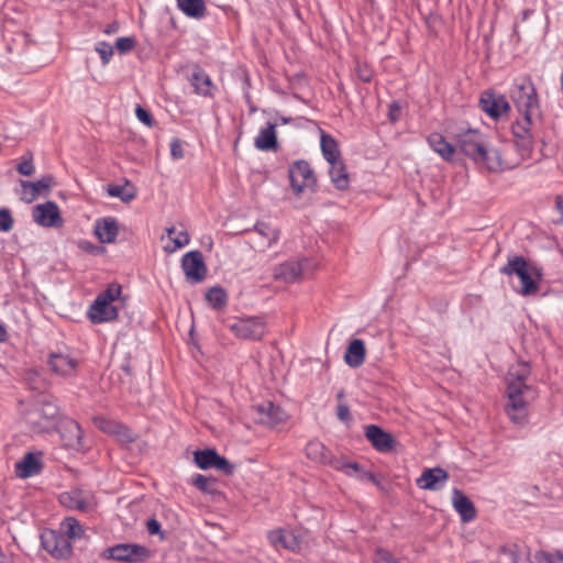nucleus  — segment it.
I'll return each instance as SVG.
<instances>
[{
	"label": "nucleus",
	"instance_id": "55",
	"mask_svg": "<svg viewBox=\"0 0 563 563\" xmlns=\"http://www.w3.org/2000/svg\"><path fill=\"white\" fill-rule=\"evenodd\" d=\"M146 527H147V531L151 534H157L161 531V526H159L158 521L155 519L148 520Z\"/></svg>",
	"mask_w": 563,
	"mask_h": 563
},
{
	"label": "nucleus",
	"instance_id": "7",
	"mask_svg": "<svg viewBox=\"0 0 563 563\" xmlns=\"http://www.w3.org/2000/svg\"><path fill=\"white\" fill-rule=\"evenodd\" d=\"M247 233L251 246L261 252H265L274 246L280 236L278 228L264 222L256 223Z\"/></svg>",
	"mask_w": 563,
	"mask_h": 563
},
{
	"label": "nucleus",
	"instance_id": "47",
	"mask_svg": "<svg viewBox=\"0 0 563 563\" xmlns=\"http://www.w3.org/2000/svg\"><path fill=\"white\" fill-rule=\"evenodd\" d=\"M95 49L100 55L102 64L107 65L113 55V47L106 42H99Z\"/></svg>",
	"mask_w": 563,
	"mask_h": 563
},
{
	"label": "nucleus",
	"instance_id": "16",
	"mask_svg": "<svg viewBox=\"0 0 563 563\" xmlns=\"http://www.w3.org/2000/svg\"><path fill=\"white\" fill-rule=\"evenodd\" d=\"M54 186L55 179L49 175L44 176L34 183L21 180L22 199L25 202L31 203L37 197L47 196Z\"/></svg>",
	"mask_w": 563,
	"mask_h": 563
},
{
	"label": "nucleus",
	"instance_id": "32",
	"mask_svg": "<svg viewBox=\"0 0 563 563\" xmlns=\"http://www.w3.org/2000/svg\"><path fill=\"white\" fill-rule=\"evenodd\" d=\"M275 129V124H268L258 132V135L255 139L256 148L261 151H271L276 148L277 139Z\"/></svg>",
	"mask_w": 563,
	"mask_h": 563
},
{
	"label": "nucleus",
	"instance_id": "59",
	"mask_svg": "<svg viewBox=\"0 0 563 563\" xmlns=\"http://www.w3.org/2000/svg\"><path fill=\"white\" fill-rule=\"evenodd\" d=\"M178 231H176V229L174 227L172 228H167L166 229V233H167V236H168V240H172V238L177 233Z\"/></svg>",
	"mask_w": 563,
	"mask_h": 563
},
{
	"label": "nucleus",
	"instance_id": "29",
	"mask_svg": "<svg viewBox=\"0 0 563 563\" xmlns=\"http://www.w3.org/2000/svg\"><path fill=\"white\" fill-rule=\"evenodd\" d=\"M365 344L360 339H354L350 342L344 360L351 367H360L365 361Z\"/></svg>",
	"mask_w": 563,
	"mask_h": 563
},
{
	"label": "nucleus",
	"instance_id": "31",
	"mask_svg": "<svg viewBox=\"0 0 563 563\" xmlns=\"http://www.w3.org/2000/svg\"><path fill=\"white\" fill-rule=\"evenodd\" d=\"M499 552L500 555L510 563H526V561L531 563L532 555L526 547L507 544L501 547Z\"/></svg>",
	"mask_w": 563,
	"mask_h": 563
},
{
	"label": "nucleus",
	"instance_id": "40",
	"mask_svg": "<svg viewBox=\"0 0 563 563\" xmlns=\"http://www.w3.org/2000/svg\"><path fill=\"white\" fill-rule=\"evenodd\" d=\"M191 85L197 93L208 96L211 93L212 82L210 77L202 70H196L191 76Z\"/></svg>",
	"mask_w": 563,
	"mask_h": 563
},
{
	"label": "nucleus",
	"instance_id": "1",
	"mask_svg": "<svg viewBox=\"0 0 563 563\" xmlns=\"http://www.w3.org/2000/svg\"><path fill=\"white\" fill-rule=\"evenodd\" d=\"M530 369L520 362L512 366L506 377L507 402L505 410L511 422L523 426L528 420V406L537 397L533 388L526 383Z\"/></svg>",
	"mask_w": 563,
	"mask_h": 563
},
{
	"label": "nucleus",
	"instance_id": "19",
	"mask_svg": "<svg viewBox=\"0 0 563 563\" xmlns=\"http://www.w3.org/2000/svg\"><path fill=\"white\" fill-rule=\"evenodd\" d=\"M485 143L486 140L477 131H467L460 136L459 146L466 156L475 162Z\"/></svg>",
	"mask_w": 563,
	"mask_h": 563
},
{
	"label": "nucleus",
	"instance_id": "30",
	"mask_svg": "<svg viewBox=\"0 0 563 563\" xmlns=\"http://www.w3.org/2000/svg\"><path fill=\"white\" fill-rule=\"evenodd\" d=\"M333 464L336 470L343 472L347 476H354V477L358 478L360 481H369L377 486L379 485L375 475H373L372 473L364 472L361 468L360 464H357V463L336 461Z\"/></svg>",
	"mask_w": 563,
	"mask_h": 563
},
{
	"label": "nucleus",
	"instance_id": "46",
	"mask_svg": "<svg viewBox=\"0 0 563 563\" xmlns=\"http://www.w3.org/2000/svg\"><path fill=\"white\" fill-rule=\"evenodd\" d=\"M194 485L199 488L200 490L208 493V494H214L217 493L216 489V483L212 478L206 477L203 475H197L194 481Z\"/></svg>",
	"mask_w": 563,
	"mask_h": 563
},
{
	"label": "nucleus",
	"instance_id": "53",
	"mask_svg": "<svg viewBox=\"0 0 563 563\" xmlns=\"http://www.w3.org/2000/svg\"><path fill=\"white\" fill-rule=\"evenodd\" d=\"M18 172L21 175L31 176L34 173V166L31 161H24L19 164Z\"/></svg>",
	"mask_w": 563,
	"mask_h": 563
},
{
	"label": "nucleus",
	"instance_id": "38",
	"mask_svg": "<svg viewBox=\"0 0 563 563\" xmlns=\"http://www.w3.org/2000/svg\"><path fill=\"white\" fill-rule=\"evenodd\" d=\"M63 536L70 542L76 541L85 536V530L80 523L73 517L66 518L60 525Z\"/></svg>",
	"mask_w": 563,
	"mask_h": 563
},
{
	"label": "nucleus",
	"instance_id": "41",
	"mask_svg": "<svg viewBox=\"0 0 563 563\" xmlns=\"http://www.w3.org/2000/svg\"><path fill=\"white\" fill-rule=\"evenodd\" d=\"M207 302L214 309H220L227 303V294L220 287H212L206 294Z\"/></svg>",
	"mask_w": 563,
	"mask_h": 563
},
{
	"label": "nucleus",
	"instance_id": "25",
	"mask_svg": "<svg viewBox=\"0 0 563 563\" xmlns=\"http://www.w3.org/2000/svg\"><path fill=\"white\" fill-rule=\"evenodd\" d=\"M95 233L101 243H112L119 233V224L113 218H103L96 222Z\"/></svg>",
	"mask_w": 563,
	"mask_h": 563
},
{
	"label": "nucleus",
	"instance_id": "42",
	"mask_svg": "<svg viewBox=\"0 0 563 563\" xmlns=\"http://www.w3.org/2000/svg\"><path fill=\"white\" fill-rule=\"evenodd\" d=\"M189 234L186 231H178L167 244L164 245L166 253H174L189 244Z\"/></svg>",
	"mask_w": 563,
	"mask_h": 563
},
{
	"label": "nucleus",
	"instance_id": "36",
	"mask_svg": "<svg viewBox=\"0 0 563 563\" xmlns=\"http://www.w3.org/2000/svg\"><path fill=\"white\" fill-rule=\"evenodd\" d=\"M107 192L123 202H130L136 196V189L129 180H125L123 185H109Z\"/></svg>",
	"mask_w": 563,
	"mask_h": 563
},
{
	"label": "nucleus",
	"instance_id": "3",
	"mask_svg": "<svg viewBox=\"0 0 563 563\" xmlns=\"http://www.w3.org/2000/svg\"><path fill=\"white\" fill-rule=\"evenodd\" d=\"M500 272L508 276L515 275L518 277L519 285L515 289L522 296L534 295L540 288L541 269L520 256L509 258L507 265Z\"/></svg>",
	"mask_w": 563,
	"mask_h": 563
},
{
	"label": "nucleus",
	"instance_id": "37",
	"mask_svg": "<svg viewBox=\"0 0 563 563\" xmlns=\"http://www.w3.org/2000/svg\"><path fill=\"white\" fill-rule=\"evenodd\" d=\"M321 151L323 157L329 164L341 161L336 141L332 136L324 133L321 134Z\"/></svg>",
	"mask_w": 563,
	"mask_h": 563
},
{
	"label": "nucleus",
	"instance_id": "60",
	"mask_svg": "<svg viewBox=\"0 0 563 563\" xmlns=\"http://www.w3.org/2000/svg\"><path fill=\"white\" fill-rule=\"evenodd\" d=\"M7 339V331L0 324V342L5 341Z\"/></svg>",
	"mask_w": 563,
	"mask_h": 563
},
{
	"label": "nucleus",
	"instance_id": "11",
	"mask_svg": "<svg viewBox=\"0 0 563 563\" xmlns=\"http://www.w3.org/2000/svg\"><path fill=\"white\" fill-rule=\"evenodd\" d=\"M32 216L34 221L41 227L58 228L63 224L59 208L53 201L35 206Z\"/></svg>",
	"mask_w": 563,
	"mask_h": 563
},
{
	"label": "nucleus",
	"instance_id": "20",
	"mask_svg": "<svg viewBox=\"0 0 563 563\" xmlns=\"http://www.w3.org/2000/svg\"><path fill=\"white\" fill-rule=\"evenodd\" d=\"M257 420L267 427H275L287 419L286 412L274 404L267 401L256 407Z\"/></svg>",
	"mask_w": 563,
	"mask_h": 563
},
{
	"label": "nucleus",
	"instance_id": "5",
	"mask_svg": "<svg viewBox=\"0 0 563 563\" xmlns=\"http://www.w3.org/2000/svg\"><path fill=\"white\" fill-rule=\"evenodd\" d=\"M289 180L292 192L300 196L306 191L313 190L316 177L309 164L305 161H298L290 165Z\"/></svg>",
	"mask_w": 563,
	"mask_h": 563
},
{
	"label": "nucleus",
	"instance_id": "15",
	"mask_svg": "<svg viewBox=\"0 0 563 563\" xmlns=\"http://www.w3.org/2000/svg\"><path fill=\"white\" fill-rule=\"evenodd\" d=\"M181 267L186 278L192 283H199L206 277V265L200 252L191 251L184 255Z\"/></svg>",
	"mask_w": 563,
	"mask_h": 563
},
{
	"label": "nucleus",
	"instance_id": "17",
	"mask_svg": "<svg viewBox=\"0 0 563 563\" xmlns=\"http://www.w3.org/2000/svg\"><path fill=\"white\" fill-rule=\"evenodd\" d=\"M44 549L57 559L67 558L71 553L69 541L55 531H46L42 534Z\"/></svg>",
	"mask_w": 563,
	"mask_h": 563
},
{
	"label": "nucleus",
	"instance_id": "26",
	"mask_svg": "<svg viewBox=\"0 0 563 563\" xmlns=\"http://www.w3.org/2000/svg\"><path fill=\"white\" fill-rule=\"evenodd\" d=\"M41 457L38 454L27 453L15 464V474L20 478H29L41 472Z\"/></svg>",
	"mask_w": 563,
	"mask_h": 563
},
{
	"label": "nucleus",
	"instance_id": "13",
	"mask_svg": "<svg viewBox=\"0 0 563 563\" xmlns=\"http://www.w3.org/2000/svg\"><path fill=\"white\" fill-rule=\"evenodd\" d=\"M195 462L202 470L216 468L224 474L233 472V465L214 450H205L195 452Z\"/></svg>",
	"mask_w": 563,
	"mask_h": 563
},
{
	"label": "nucleus",
	"instance_id": "51",
	"mask_svg": "<svg viewBox=\"0 0 563 563\" xmlns=\"http://www.w3.org/2000/svg\"><path fill=\"white\" fill-rule=\"evenodd\" d=\"M374 563H401L385 550H377Z\"/></svg>",
	"mask_w": 563,
	"mask_h": 563
},
{
	"label": "nucleus",
	"instance_id": "58",
	"mask_svg": "<svg viewBox=\"0 0 563 563\" xmlns=\"http://www.w3.org/2000/svg\"><path fill=\"white\" fill-rule=\"evenodd\" d=\"M555 206H556V209L562 213L563 216V198L561 196H558L555 198Z\"/></svg>",
	"mask_w": 563,
	"mask_h": 563
},
{
	"label": "nucleus",
	"instance_id": "6",
	"mask_svg": "<svg viewBox=\"0 0 563 563\" xmlns=\"http://www.w3.org/2000/svg\"><path fill=\"white\" fill-rule=\"evenodd\" d=\"M234 335L244 340H260L266 331L265 322L260 317L236 318L229 324Z\"/></svg>",
	"mask_w": 563,
	"mask_h": 563
},
{
	"label": "nucleus",
	"instance_id": "44",
	"mask_svg": "<svg viewBox=\"0 0 563 563\" xmlns=\"http://www.w3.org/2000/svg\"><path fill=\"white\" fill-rule=\"evenodd\" d=\"M531 563H563V551H537L532 554Z\"/></svg>",
	"mask_w": 563,
	"mask_h": 563
},
{
	"label": "nucleus",
	"instance_id": "56",
	"mask_svg": "<svg viewBox=\"0 0 563 563\" xmlns=\"http://www.w3.org/2000/svg\"><path fill=\"white\" fill-rule=\"evenodd\" d=\"M399 115H400V107H399V104L396 103V102L391 103L389 106V118H390V120L391 121H396V120H398Z\"/></svg>",
	"mask_w": 563,
	"mask_h": 563
},
{
	"label": "nucleus",
	"instance_id": "33",
	"mask_svg": "<svg viewBox=\"0 0 563 563\" xmlns=\"http://www.w3.org/2000/svg\"><path fill=\"white\" fill-rule=\"evenodd\" d=\"M306 456L316 463H332L329 451L321 442L317 440H312L307 444Z\"/></svg>",
	"mask_w": 563,
	"mask_h": 563
},
{
	"label": "nucleus",
	"instance_id": "34",
	"mask_svg": "<svg viewBox=\"0 0 563 563\" xmlns=\"http://www.w3.org/2000/svg\"><path fill=\"white\" fill-rule=\"evenodd\" d=\"M329 165V174L334 186L340 190L346 189L349 187L350 179L343 162L338 161Z\"/></svg>",
	"mask_w": 563,
	"mask_h": 563
},
{
	"label": "nucleus",
	"instance_id": "10",
	"mask_svg": "<svg viewBox=\"0 0 563 563\" xmlns=\"http://www.w3.org/2000/svg\"><path fill=\"white\" fill-rule=\"evenodd\" d=\"M59 501L63 506L79 511H89L96 506L95 496L82 489L63 493L59 496Z\"/></svg>",
	"mask_w": 563,
	"mask_h": 563
},
{
	"label": "nucleus",
	"instance_id": "23",
	"mask_svg": "<svg viewBox=\"0 0 563 563\" xmlns=\"http://www.w3.org/2000/svg\"><path fill=\"white\" fill-rule=\"evenodd\" d=\"M95 422L100 430L115 435L120 442L128 443L134 439V434L130 429L115 421L98 418Z\"/></svg>",
	"mask_w": 563,
	"mask_h": 563
},
{
	"label": "nucleus",
	"instance_id": "24",
	"mask_svg": "<svg viewBox=\"0 0 563 563\" xmlns=\"http://www.w3.org/2000/svg\"><path fill=\"white\" fill-rule=\"evenodd\" d=\"M48 365L55 373L63 376H69L76 372L77 360L68 354L56 353L51 355Z\"/></svg>",
	"mask_w": 563,
	"mask_h": 563
},
{
	"label": "nucleus",
	"instance_id": "8",
	"mask_svg": "<svg viewBox=\"0 0 563 563\" xmlns=\"http://www.w3.org/2000/svg\"><path fill=\"white\" fill-rule=\"evenodd\" d=\"M475 163L495 173L515 168L517 165L508 161L499 148L487 142L484 144L483 151L478 154Z\"/></svg>",
	"mask_w": 563,
	"mask_h": 563
},
{
	"label": "nucleus",
	"instance_id": "4",
	"mask_svg": "<svg viewBox=\"0 0 563 563\" xmlns=\"http://www.w3.org/2000/svg\"><path fill=\"white\" fill-rule=\"evenodd\" d=\"M121 286L111 284L100 292L89 308L88 317L93 323L110 322L118 318L121 302Z\"/></svg>",
	"mask_w": 563,
	"mask_h": 563
},
{
	"label": "nucleus",
	"instance_id": "14",
	"mask_svg": "<svg viewBox=\"0 0 563 563\" xmlns=\"http://www.w3.org/2000/svg\"><path fill=\"white\" fill-rule=\"evenodd\" d=\"M110 558L118 561L140 562L150 556V551L140 544L122 543L109 550Z\"/></svg>",
	"mask_w": 563,
	"mask_h": 563
},
{
	"label": "nucleus",
	"instance_id": "9",
	"mask_svg": "<svg viewBox=\"0 0 563 563\" xmlns=\"http://www.w3.org/2000/svg\"><path fill=\"white\" fill-rule=\"evenodd\" d=\"M481 107L490 118L497 120L507 115L510 104L504 95L486 91L481 97Z\"/></svg>",
	"mask_w": 563,
	"mask_h": 563
},
{
	"label": "nucleus",
	"instance_id": "2",
	"mask_svg": "<svg viewBox=\"0 0 563 563\" xmlns=\"http://www.w3.org/2000/svg\"><path fill=\"white\" fill-rule=\"evenodd\" d=\"M510 99L522 117L514 126V133L517 137L525 139L541 120L539 99L531 80H516L510 89Z\"/></svg>",
	"mask_w": 563,
	"mask_h": 563
},
{
	"label": "nucleus",
	"instance_id": "22",
	"mask_svg": "<svg viewBox=\"0 0 563 563\" xmlns=\"http://www.w3.org/2000/svg\"><path fill=\"white\" fill-rule=\"evenodd\" d=\"M365 435L373 446L379 452H388L394 446L393 437L377 426H367Z\"/></svg>",
	"mask_w": 563,
	"mask_h": 563
},
{
	"label": "nucleus",
	"instance_id": "35",
	"mask_svg": "<svg viewBox=\"0 0 563 563\" xmlns=\"http://www.w3.org/2000/svg\"><path fill=\"white\" fill-rule=\"evenodd\" d=\"M430 146L437 152L443 159H451L454 153V147L450 144L441 134H431L428 139Z\"/></svg>",
	"mask_w": 563,
	"mask_h": 563
},
{
	"label": "nucleus",
	"instance_id": "28",
	"mask_svg": "<svg viewBox=\"0 0 563 563\" xmlns=\"http://www.w3.org/2000/svg\"><path fill=\"white\" fill-rule=\"evenodd\" d=\"M62 438L70 449L78 450L82 448V431L80 426L75 421H67L62 428Z\"/></svg>",
	"mask_w": 563,
	"mask_h": 563
},
{
	"label": "nucleus",
	"instance_id": "39",
	"mask_svg": "<svg viewBox=\"0 0 563 563\" xmlns=\"http://www.w3.org/2000/svg\"><path fill=\"white\" fill-rule=\"evenodd\" d=\"M178 8L190 18H202L206 12L203 0H177Z\"/></svg>",
	"mask_w": 563,
	"mask_h": 563
},
{
	"label": "nucleus",
	"instance_id": "43",
	"mask_svg": "<svg viewBox=\"0 0 563 563\" xmlns=\"http://www.w3.org/2000/svg\"><path fill=\"white\" fill-rule=\"evenodd\" d=\"M531 563H563V551H537L532 554Z\"/></svg>",
	"mask_w": 563,
	"mask_h": 563
},
{
	"label": "nucleus",
	"instance_id": "48",
	"mask_svg": "<svg viewBox=\"0 0 563 563\" xmlns=\"http://www.w3.org/2000/svg\"><path fill=\"white\" fill-rule=\"evenodd\" d=\"M135 46V40L133 37H119L115 41V48L121 53L125 54L132 51Z\"/></svg>",
	"mask_w": 563,
	"mask_h": 563
},
{
	"label": "nucleus",
	"instance_id": "49",
	"mask_svg": "<svg viewBox=\"0 0 563 563\" xmlns=\"http://www.w3.org/2000/svg\"><path fill=\"white\" fill-rule=\"evenodd\" d=\"M170 155L174 159H181L185 156L184 143L179 139L172 140Z\"/></svg>",
	"mask_w": 563,
	"mask_h": 563
},
{
	"label": "nucleus",
	"instance_id": "50",
	"mask_svg": "<svg viewBox=\"0 0 563 563\" xmlns=\"http://www.w3.org/2000/svg\"><path fill=\"white\" fill-rule=\"evenodd\" d=\"M13 219L5 209L0 210V231L8 232L12 229Z\"/></svg>",
	"mask_w": 563,
	"mask_h": 563
},
{
	"label": "nucleus",
	"instance_id": "12",
	"mask_svg": "<svg viewBox=\"0 0 563 563\" xmlns=\"http://www.w3.org/2000/svg\"><path fill=\"white\" fill-rule=\"evenodd\" d=\"M308 265L307 258L287 261L275 267L274 278L284 283H295L308 269Z\"/></svg>",
	"mask_w": 563,
	"mask_h": 563
},
{
	"label": "nucleus",
	"instance_id": "57",
	"mask_svg": "<svg viewBox=\"0 0 563 563\" xmlns=\"http://www.w3.org/2000/svg\"><path fill=\"white\" fill-rule=\"evenodd\" d=\"M358 77L361 80L367 82L372 78V73L367 68H358Z\"/></svg>",
	"mask_w": 563,
	"mask_h": 563
},
{
	"label": "nucleus",
	"instance_id": "52",
	"mask_svg": "<svg viewBox=\"0 0 563 563\" xmlns=\"http://www.w3.org/2000/svg\"><path fill=\"white\" fill-rule=\"evenodd\" d=\"M135 114H136V118L142 122L144 123L145 125L147 126H152L153 125V119H152V115L148 113V111H146L144 108L142 107H137L135 109Z\"/></svg>",
	"mask_w": 563,
	"mask_h": 563
},
{
	"label": "nucleus",
	"instance_id": "54",
	"mask_svg": "<svg viewBox=\"0 0 563 563\" xmlns=\"http://www.w3.org/2000/svg\"><path fill=\"white\" fill-rule=\"evenodd\" d=\"M338 418L342 421L350 419V409L347 406L341 404L338 406Z\"/></svg>",
	"mask_w": 563,
	"mask_h": 563
},
{
	"label": "nucleus",
	"instance_id": "18",
	"mask_svg": "<svg viewBox=\"0 0 563 563\" xmlns=\"http://www.w3.org/2000/svg\"><path fill=\"white\" fill-rule=\"evenodd\" d=\"M449 475L441 467L427 468L417 479V485L426 490H439L446 484Z\"/></svg>",
	"mask_w": 563,
	"mask_h": 563
},
{
	"label": "nucleus",
	"instance_id": "21",
	"mask_svg": "<svg viewBox=\"0 0 563 563\" xmlns=\"http://www.w3.org/2000/svg\"><path fill=\"white\" fill-rule=\"evenodd\" d=\"M267 538L275 549L283 548L292 552L300 550L299 539L290 531L283 529L273 530L268 532Z\"/></svg>",
	"mask_w": 563,
	"mask_h": 563
},
{
	"label": "nucleus",
	"instance_id": "61",
	"mask_svg": "<svg viewBox=\"0 0 563 563\" xmlns=\"http://www.w3.org/2000/svg\"><path fill=\"white\" fill-rule=\"evenodd\" d=\"M0 563H7V558L2 552H0Z\"/></svg>",
	"mask_w": 563,
	"mask_h": 563
},
{
	"label": "nucleus",
	"instance_id": "45",
	"mask_svg": "<svg viewBox=\"0 0 563 563\" xmlns=\"http://www.w3.org/2000/svg\"><path fill=\"white\" fill-rule=\"evenodd\" d=\"M36 413H38L41 417H43L46 420H52L57 416L58 408L55 404L45 401L42 404L41 408L37 409ZM34 416H35V412L29 415L27 421L30 423H37Z\"/></svg>",
	"mask_w": 563,
	"mask_h": 563
},
{
	"label": "nucleus",
	"instance_id": "27",
	"mask_svg": "<svg viewBox=\"0 0 563 563\" xmlns=\"http://www.w3.org/2000/svg\"><path fill=\"white\" fill-rule=\"evenodd\" d=\"M452 503L454 509L460 514L464 522L471 521L476 517V510L472 501L459 489L453 490Z\"/></svg>",
	"mask_w": 563,
	"mask_h": 563
}]
</instances>
